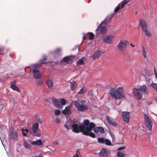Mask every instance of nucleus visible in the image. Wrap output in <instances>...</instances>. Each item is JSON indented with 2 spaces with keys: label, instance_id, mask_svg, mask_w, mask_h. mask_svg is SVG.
<instances>
[{
  "label": "nucleus",
  "instance_id": "obj_1",
  "mask_svg": "<svg viewBox=\"0 0 157 157\" xmlns=\"http://www.w3.org/2000/svg\"><path fill=\"white\" fill-rule=\"evenodd\" d=\"M64 126L67 130H69L71 129L73 132L76 133L80 132H82L83 133L86 128L83 124H80L79 125L75 123L72 124L71 121H68L66 122Z\"/></svg>",
  "mask_w": 157,
  "mask_h": 157
},
{
  "label": "nucleus",
  "instance_id": "obj_2",
  "mask_svg": "<svg viewBox=\"0 0 157 157\" xmlns=\"http://www.w3.org/2000/svg\"><path fill=\"white\" fill-rule=\"evenodd\" d=\"M109 94L112 97L116 100L120 99L122 97H125V92L122 87L112 89L110 90Z\"/></svg>",
  "mask_w": 157,
  "mask_h": 157
},
{
  "label": "nucleus",
  "instance_id": "obj_3",
  "mask_svg": "<svg viewBox=\"0 0 157 157\" xmlns=\"http://www.w3.org/2000/svg\"><path fill=\"white\" fill-rule=\"evenodd\" d=\"M84 102L83 101L79 102L77 101H75L73 105L77 109L78 111L83 112L88 109L89 107L87 105L84 104Z\"/></svg>",
  "mask_w": 157,
  "mask_h": 157
},
{
  "label": "nucleus",
  "instance_id": "obj_4",
  "mask_svg": "<svg viewBox=\"0 0 157 157\" xmlns=\"http://www.w3.org/2000/svg\"><path fill=\"white\" fill-rule=\"evenodd\" d=\"M40 67L39 64H33L31 66V69L30 72H32L34 75V77L35 78H40L41 76V74L40 72L36 69Z\"/></svg>",
  "mask_w": 157,
  "mask_h": 157
},
{
  "label": "nucleus",
  "instance_id": "obj_5",
  "mask_svg": "<svg viewBox=\"0 0 157 157\" xmlns=\"http://www.w3.org/2000/svg\"><path fill=\"white\" fill-rule=\"evenodd\" d=\"M95 126V125L93 123H90L89 127L86 128L85 130L83 132V134L92 137H94L95 135L92 132H90L92 129Z\"/></svg>",
  "mask_w": 157,
  "mask_h": 157
},
{
  "label": "nucleus",
  "instance_id": "obj_6",
  "mask_svg": "<svg viewBox=\"0 0 157 157\" xmlns=\"http://www.w3.org/2000/svg\"><path fill=\"white\" fill-rule=\"evenodd\" d=\"M107 22L106 19H105L102 22L100 25L98 27L96 30V32H99L100 30V33L102 34H104L106 33V28L105 27V24Z\"/></svg>",
  "mask_w": 157,
  "mask_h": 157
},
{
  "label": "nucleus",
  "instance_id": "obj_7",
  "mask_svg": "<svg viewBox=\"0 0 157 157\" xmlns=\"http://www.w3.org/2000/svg\"><path fill=\"white\" fill-rule=\"evenodd\" d=\"M128 43V41L126 40H121L117 46L118 49L121 52L124 51L126 48L127 44Z\"/></svg>",
  "mask_w": 157,
  "mask_h": 157
},
{
  "label": "nucleus",
  "instance_id": "obj_8",
  "mask_svg": "<svg viewBox=\"0 0 157 157\" xmlns=\"http://www.w3.org/2000/svg\"><path fill=\"white\" fill-rule=\"evenodd\" d=\"M132 93L135 98L137 100H140L142 98V94L139 89L134 88L132 90Z\"/></svg>",
  "mask_w": 157,
  "mask_h": 157
},
{
  "label": "nucleus",
  "instance_id": "obj_9",
  "mask_svg": "<svg viewBox=\"0 0 157 157\" xmlns=\"http://www.w3.org/2000/svg\"><path fill=\"white\" fill-rule=\"evenodd\" d=\"M38 128L39 125L38 123H35L33 124L32 128L29 129L30 133L31 134L33 133L36 136L38 137L40 136V134L37 132Z\"/></svg>",
  "mask_w": 157,
  "mask_h": 157
},
{
  "label": "nucleus",
  "instance_id": "obj_10",
  "mask_svg": "<svg viewBox=\"0 0 157 157\" xmlns=\"http://www.w3.org/2000/svg\"><path fill=\"white\" fill-rule=\"evenodd\" d=\"M144 122L146 126L149 129L151 130L152 127V122L148 116L146 114H144Z\"/></svg>",
  "mask_w": 157,
  "mask_h": 157
},
{
  "label": "nucleus",
  "instance_id": "obj_11",
  "mask_svg": "<svg viewBox=\"0 0 157 157\" xmlns=\"http://www.w3.org/2000/svg\"><path fill=\"white\" fill-rule=\"evenodd\" d=\"M115 38V36L113 35H107L105 36L103 38V41L107 44L111 43Z\"/></svg>",
  "mask_w": 157,
  "mask_h": 157
},
{
  "label": "nucleus",
  "instance_id": "obj_12",
  "mask_svg": "<svg viewBox=\"0 0 157 157\" xmlns=\"http://www.w3.org/2000/svg\"><path fill=\"white\" fill-rule=\"evenodd\" d=\"M72 106V104L65 107V109L62 111V113L63 114L66 115H70L71 113L70 110Z\"/></svg>",
  "mask_w": 157,
  "mask_h": 157
},
{
  "label": "nucleus",
  "instance_id": "obj_13",
  "mask_svg": "<svg viewBox=\"0 0 157 157\" xmlns=\"http://www.w3.org/2000/svg\"><path fill=\"white\" fill-rule=\"evenodd\" d=\"M122 117L124 121L128 122L129 121V112L127 111L123 112Z\"/></svg>",
  "mask_w": 157,
  "mask_h": 157
},
{
  "label": "nucleus",
  "instance_id": "obj_14",
  "mask_svg": "<svg viewBox=\"0 0 157 157\" xmlns=\"http://www.w3.org/2000/svg\"><path fill=\"white\" fill-rule=\"evenodd\" d=\"M47 88L48 90H51L54 89L52 81L51 79H48L46 82Z\"/></svg>",
  "mask_w": 157,
  "mask_h": 157
},
{
  "label": "nucleus",
  "instance_id": "obj_15",
  "mask_svg": "<svg viewBox=\"0 0 157 157\" xmlns=\"http://www.w3.org/2000/svg\"><path fill=\"white\" fill-rule=\"evenodd\" d=\"M75 58V56H68L64 57L62 61L67 63H69Z\"/></svg>",
  "mask_w": 157,
  "mask_h": 157
},
{
  "label": "nucleus",
  "instance_id": "obj_16",
  "mask_svg": "<svg viewBox=\"0 0 157 157\" xmlns=\"http://www.w3.org/2000/svg\"><path fill=\"white\" fill-rule=\"evenodd\" d=\"M139 24L142 30L147 28V25L145 21L143 19H140Z\"/></svg>",
  "mask_w": 157,
  "mask_h": 157
},
{
  "label": "nucleus",
  "instance_id": "obj_17",
  "mask_svg": "<svg viewBox=\"0 0 157 157\" xmlns=\"http://www.w3.org/2000/svg\"><path fill=\"white\" fill-rule=\"evenodd\" d=\"M139 89L141 92H143L146 94L148 93L149 92L148 88L144 85L140 86Z\"/></svg>",
  "mask_w": 157,
  "mask_h": 157
},
{
  "label": "nucleus",
  "instance_id": "obj_18",
  "mask_svg": "<svg viewBox=\"0 0 157 157\" xmlns=\"http://www.w3.org/2000/svg\"><path fill=\"white\" fill-rule=\"evenodd\" d=\"M103 52L100 51L98 50L95 52L94 53L92 56V58L93 59H97L99 58V56L102 54H103Z\"/></svg>",
  "mask_w": 157,
  "mask_h": 157
},
{
  "label": "nucleus",
  "instance_id": "obj_19",
  "mask_svg": "<svg viewBox=\"0 0 157 157\" xmlns=\"http://www.w3.org/2000/svg\"><path fill=\"white\" fill-rule=\"evenodd\" d=\"M53 105L56 108H62V107L59 104V100L57 99H53L52 101Z\"/></svg>",
  "mask_w": 157,
  "mask_h": 157
},
{
  "label": "nucleus",
  "instance_id": "obj_20",
  "mask_svg": "<svg viewBox=\"0 0 157 157\" xmlns=\"http://www.w3.org/2000/svg\"><path fill=\"white\" fill-rule=\"evenodd\" d=\"M10 138L14 141H17L18 140V135L17 133H12L10 136Z\"/></svg>",
  "mask_w": 157,
  "mask_h": 157
},
{
  "label": "nucleus",
  "instance_id": "obj_21",
  "mask_svg": "<svg viewBox=\"0 0 157 157\" xmlns=\"http://www.w3.org/2000/svg\"><path fill=\"white\" fill-rule=\"evenodd\" d=\"M15 83L16 81H13L11 84V88L14 90L16 91L17 92H20V90L16 86Z\"/></svg>",
  "mask_w": 157,
  "mask_h": 157
},
{
  "label": "nucleus",
  "instance_id": "obj_22",
  "mask_svg": "<svg viewBox=\"0 0 157 157\" xmlns=\"http://www.w3.org/2000/svg\"><path fill=\"white\" fill-rule=\"evenodd\" d=\"M31 144L33 145H37L40 146L41 145L43 144L42 141L40 139H38L36 141L32 142Z\"/></svg>",
  "mask_w": 157,
  "mask_h": 157
},
{
  "label": "nucleus",
  "instance_id": "obj_23",
  "mask_svg": "<svg viewBox=\"0 0 157 157\" xmlns=\"http://www.w3.org/2000/svg\"><path fill=\"white\" fill-rule=\"evenodd\" d=\"M94 131L95 133H97L98 132L103 133L104 132V129L102 127H97L94 128Z\"/></svg>",
  "mask_w": 157,
  "mask_h": 157
},
{
  "label": "nucleus",
  "instance_id": "obj_24",
  "mask_svg": "<svg viewBox=\"0 0 157 157\" xmlns=\"http://www.w3.org/2000/svg\"><path fill=\"white\" fill-rule=\"evenodd\" d=\"M71 83L70 89L72 90H74L77 86V84L75 81L70 82Z\"/></svg>",
  "mask_w": 157,
  "mask_h": 157
},
{
  "label": "nucleus",
  "instance_id": "obj_25",
  "mask_svg": "<svg viewBox=\"0 0 157 157\" xmlns=\"http://www.w3.org/2000/svg\"><path fill=\"white\" fill-rule=\"evenodd\" d=\"M100 155L102 157H106L108 155L106 151L104 149H102L101 150L100 152Z\"/></svg>",
  "mask_w": 157,
  "mask_h": 157
},
{
  "label": "nucleus",
  "instance_id": "obj_26",
  "mask_svg": "<svg viewBox=\"0 0 157 157\" xmlns=\"http://www.w3.org/2000/svg\"><path fill=\"white\" fill-rule=\"evenodd\" d=\"M142 30L144 31L145 34L147 36L150 37L151 36V34L148 29L147 28L143 29Z\"/></svg>",
  "mask_w": 157,
  "mask_h": 157
},
{
  "label": "nucleus",
  "instance_id": "obj_27",
  "mask_svg": "<svg viewBox=\"0 0 157 157\" xmlns=\"http://www.w3.org/2000/svg\"><path fill=\"white\" fill-rule=\"evenodd\" d=\"M23 145L26 148L29 149L30 148V145L26 140L24 141Z\"/></svg>",
  "mask_w": 157,
  "mask_h": 157
},
{
  "label": "nucleus",
  "instance_id": "obj_28",
  "mask_svg": "<svg viewBox=\"0 0 157 157\" xmlns=\"http://www.w3.org/2000/svg\"><path fill=\"white\" fill-rule=\"evenodd\" d=\"M142 53H143V57L145 59H146L147 58V53H146V52L145 50V49L144 48L143 46H142Z\"/></svg>",
  "mask_w": 157,
  "mask_h": 157
},
{
  "label": "nucleus",
  "instance_id": "obj_29",
  "mask_svg": "<svg viewBox=\"0 0 157 157\" xmlns=\"http://www.w3.org/2000/svg\"><path fill=\"white\" fill-rule=\"evenodd\" d=\"M84 60L83 58H82L81 59H80L77 62V65H82L84 63Z\"/></svg>",
  "mask_w": 157,
  "mask_h": 157
},
{
  "label": "nucleus",
  "instance_id": "obj_30",
  "mask_svg": "<svg viewBox=\"0 0 157 157\" xmlns=\"http://www.w3.org/2000/svg\"><path fill=\"white\" fill-rule=\"evenodd\" d=\"M146 81L147 84L149 85L150 84L151 86L152 83H154V82H153L152 79L150 78H147L146 77Z\"/></svg>",
  "mask_w": 157,
  "mask_h": 157
},
{
  "label": "nucleus",
  "instance_id": "obj_31",
  "mask_svg": "<svg viewBox=\"0 0 157 157\" xmlns=\"http://www.w3.org/2000/svg\"><path fill=\"white\" fill-rule=\"evenodd\" d=\"M90 123H89V121L87 120L84 121V124H83L85 128L89 126Z\"/></svg>",
  "mask_w": 157,
  "mask_h": 157
},
{
  "label": "nucleus",
  "instance_id": "obj_32",
  "mask_svg": "<svg viewBox=\"0 0 157 157\" xmlns=\"http://www.w3.org/2000/svg\"><path fill=\"white\" fill-rule=\"evenodd\" d=\"M59 103L61 104L62 105H65L66 103V101L63 98H61L59 100Z\"/></svg>",
  "mask_w": 157,
  "mask_h": 157
},
{
  "label": "nucleus",
  "instance_id": "obj_33",
  "mask_svg": "<svg viewBox=\"0 0 157 157\" xmlns=\"http://www.w3.org/2000/svg\"><path fill=\"white\" fill-rule=\"evenodd\" d=\"M151 86L153 89L157 92V83H152Z\"/></svg>",
  "mask_w": 157,
  "mask_h": 157
},
{
  "label": "nucleus",
  "instance_id": "obj_34",
  "mask_svg": "<svg viewBox=\"0 0 157 157\" xmlns=\"http://www.w3.org/2000/svg\"><path fill=\"white\" fill-rule=\"evenodd\" d=\"M106 120L109 124H111L113 121V119L109 116L107 117Z\"/></svg>",
  "mask_w": 157,
  "mask_h": 157
},
{
  "label": "nucleus",
  "instance_id": "obj_35",
  "mask_svg": "<svg viewBox=\"0 0 157 157\" xmlns=\"http://www.w3.org/2000/svg\"><path fill=\"white\" fill-rule=\"evenodd\" d=\"M124 155V154L122 152H118L117 156L118 157H123Z\"/></svg>",
  "mask_w": 157,
  "mask_h": 157
},
{
  "label": "nucleus",
  "instance_id": "obj_36",
  "mask_svg": "<svg viewBox=\"0 0 157 157\" xmlns=\"http://www.w3.org/2000/svg\"><path fill=\"white\" fill-rule=\"evenodd\" d=\"M105 139L102 137L99 138L98 139V141L99 142L104 143L105 142Z\"/></svg>",
  "mask_w": 157,
  "mask_h": 157
},
{
  "label": "nucleus",
  "instance_id": "obj_37",
  "mask_svg": "<svg viewBox=\"0 0 157 157\" xmlns=\"http://www.w3.org/2000/svg\"><path fill=\"white\" fill-rule=\"evenodd\" d=\"M128 2V1H126V0H124L123 2H121V4L119 5H121V8H122L124 6V5Z\"/></svg>",
  "mask_w": 157,
  "mask_h": 157
},
{
  "label": "nucleus",
  "instance_id": "obj_38",
  "mask_svg": "<svg viewBox=\"0 0 157 157\" xmlns=\"http://www.w3.org/2000/svg\"><path fill=\"white\" fill-rule=\"evenodd\" d=\"M104 143L108 145H110L111 144V142L108 139L105 140Z\"/></svg>",
  "mask_w": 157,
  "mask_h": 157
},
{
  "label": "nucleus",
  "instance_id": "obj_39",
  "mask_svg": "<svg viewBox=\"0 0 157 157\" xmlns=\"http://www.w3.org/2000/svg\"><path fill=\"white\" fill-rule=\"evenodd\" d=\"M89 39L92 40L94 38V34L92 33H89Z\"/></svg>",
  "mask_w": 157,
  "mask_h": 157
},
{
  "label": "nucleus",
  "instance_id": "obj_40",
  "mask_svg": "<svg viewBox=\"0 0 157 157\" xmlns=\"http://www.w3.org/2000/svg\"><path fill=\"white\" fill-rule=\"evenodd\" d=\"M55 114L56 115H59L60 113V111L59 110L56 109L55 110Z\"/></svg>",
  "mask_w": 157,
  "mask_h": 157
},
{
  "label": "nucleus",
  "instance_id": "obj_41",
  "mask_svg": "<svg viewBox=\"0 0 157 157\" xmlns=\"http://www.w3.org/2000/svg\"><path fill=\"white\" fill-rule=\"evenodd\" d=\"M61 51V49L60 48H58L55 51V53H58Z\"/></svg>",
  "mask_w": 157,
  "mask_h": 157
},
{
  "label": "nucleus",
  "instance_id": "obj_42",
  "mask_svg": "<svg viewBox=\"0 0 157 157\" xmlns=\"http://www.w3.org/2000/svg\"><path fill=\"white\" fill-rule=\"evenodd\" d=\"M21 131L22 132V134L24 136H26L27 135L26 133L24 131V129L22 128Z\"/></svg>",
  "mask_w": 157,
  "mask_h": 157
},
{
  "label": "nucleus",
  "instance_id": "obj_43",
  "mask_svg": "<svg viewBox=\"0 0 157 157\" xmlns=\"http://www.w3.org/2000/svg\"><path fill=\"white\" fill-rule=\"evenodd\" d=\"M120 9V6H117L116 8H115V10H114V12L115 13H116L117 12L118 10Z\"/></svg>",
  "mask_w": 157,
  "mask_h": 157
},
{
  "label": "nucleus",
  "instance_id": "obj_44",
  "mask_svg": "<svg viewBox=\"0 0 157 157\" xmlns=\"http://www.w3.org/2000/svg\"><path fill=\"white\" fill-rule=\"evenodd\" d=\"M46 58H44L43 60H40V64L44 63V61L46 60Z\"/></svg>",
  "mask_w": 157,
  "mask_h": 157
},
{
  "label": "nucleus",
  "instance_id": "obj_45",
  "mask_svg": "<svg viewBox=\"0 0 157 157\" xmlns=\"http://www.w3.org/2000/svg\"><path fill=\"white\" fill-rule=\"evenodd\" d=\"M84 92L83 88H82L78 92V94H82Z\"/></svg>",
  "mask_w": 157,
  "mask_h": 157
},
{
  "label": "nucleus",
  "instance_id": "obj_46",
  "mask_svg": "<svg viewBox=\"0 0 157 157\" xmlns=\"http://www.w3.org/2000/svg\"><path fill=\"white\" fill-rule=\"evenodd\" d=\"M125 148V147H121L119 148H118V150L119 151H120L124 149Z\"/></svg>",
  "mask_w": 157,
  "mask_h": 157
},
{
  "label": "nucleus",
  "instance_id": "obj_47",
  "mask_svg": "<svg viewBox=\"0 0 157 157\" xmlns=\"http://www.w3.org/2000/svg\"><path fill=\"white\" fill-rule=\"evenodd\" d=\"M42 83V82L40 80H39L37 82V84L38 85H40Z\"/></svg>",
  "mask_w": 157,
  "mask_h": 157
},
{
  "label": "nucleus",
  "instance_id": "obj_48",
  "mask_svg": "<svg viewBox=\"0 0 157 157\" xmlns=\"http://www.w3.org/2000/svg\"><path fill=\"white\" fill-rule=\"evenodd\" d=\"M110 124H112L113 126H116L117 125V123L113 121Z\"/></svg>",
  "mask_w": 157,
  "mask_h": 157
},
{
  "label": "nucleus",
  "instance_id": "obj_49",
  "mask_svg": "<svg viewBox=\"0 0 157 157\" xmlns=\"http://www.w3.org/2000/svg\"><path fill=\"white\" fill-rule=\"evenodd\" d=\"M56 122L57 123L59 124L60 122V121L59 119L57 118L56 120Z\"/></svg>",
  "mask_w": 157,
  "mask_h": 157
},
{
  "label": "nucleus",
  "instance_id": "obj_50",
  "mask_svg": "<svg viewBox=\"0 0 157 157\" xmlns=\"http://www.w3.org/2000/svg\"><path fill=\"white\" fill-rule=\"evenodd\" d=\"M53 143L56 145H57L58 144V142L57 141H55L53 142Z\"/></svg>",
  "mask_w": 157,
  "mask_h": 157
},
{
  "label": "nucleus",
  "instance_id": "obj_51",
  "mask_svg": "<svg viewBox=\"0 0 157 157\" xmlns=\"http://www.w3.org/2000/svg\"><path fill=\"white\" fill-rule=\"evenodd\" d=\"M24 131L27 133L28 132L29 130L27 129H24Z\"/></svg>",
  "mask_w": 157,
  "mask_h": 157
},
{
  "label": "nucleus",
  "instance_id": "obj_52",
  "mask_svg": "<svg viewBox=\"0 0 157 157\" xmlns=\"http://www.w3.org/2000/svg\"><path fill=\"white\" fill-rule=\"evenodd\" d=\"M155 78L157 79V73L156 72H155Z\"/></svg>",
  "mask_w": 157,
  "mask_h": 157
},
{
  "label": "nucleus",
  "instance_id": "obj_53",
  "mask_svg": "<svg viewBox=\"0 0 157 157\" xmlns=\"http://www.w3.org/2000/svg\"><path fill=\"white\" fill-rule=\"evenodd\" d=\"M130 44L131 46L132 47H133L135 46V45L133 44L132 43H131Z\"/></svg>",
  "mask_w": 157,
  "mask_h": 157
},
{
  "label": "nucleus",
  "instance_id": "obj_54",
  "mask_svg": "<svg viewBox=\"0 0 157 157\" xmlns=\"http://www.w3.org/2000/svg\"><path fill=\"white\" fill-rule=\"evenodd\" d=\"M83 39H86V36H84L83 37Z\"/></svg>",
  "mask_w": 157,
  "mask_h": 157
},
{
  "label": "nucleus",
  "instance_id": "obj_55",
  "mask_svg": "<svg viewBox=\"0 0 157 157\" xmlns=\"http://www.w3.org/2000/svg\"><path fill=\"white\" fill-rule=\"evenodd\" d=\"M73 157H78L77 156H76V155H73Z\"/></svg>",
  "mask_w": 157,
  "mask_h": 157
},
{
  "label": "nucleus",
  "instance_id": "obj_56",
  "mask_svg": "<svg viewBox=\"0 0 157 157\" xmlns=\"http://www.w3.org/2000/svg\"><path fill=\"white\" fill-rule=\"evenodd\" d=\"M1 48H0V51L1 50Z\"/></svg>",
  "mask_w": 157,
  "mask_h": 157
}]
</instances>
